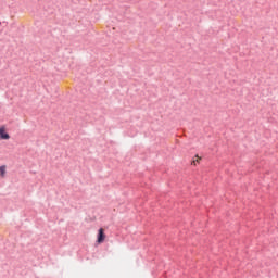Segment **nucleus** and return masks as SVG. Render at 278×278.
<instances>
[{
    "instance_id": "obj_3",
    "label": "nucleus",
    "mask_w": 278,
    "mask_h": 278,
    "mask_svg": "<svg viewBox=\"0 0 278 278\" xmlns=\"http://www.w3.org/2000/svg\"><path fill=\"white\" fill-rule=\"evenodd\" d=\"M7 168L5 165L0 166V177H5Z\"/></svg>"
},
{
    "instance_id": "obj_1",
    "label": "nucleus",
    "mask_w": 278,
    "mask_h": 278,
    "mask_svg": "<svg viewBox=\"0 0 278 278\" xmlns=\"http://www.w3.org/2000/svg\"><path fill=\"white\" fill-rule=\"evenodd\" d=\"M0 140H10V132H8L5 125L0 126Z\"/></svg>"
},
{
    "instance_id": "obj_4",
    "label": "nucleus",
    "mask_w": 278,
    "mask_h": 278,
    "mask_svg": "<svg viewBox=\"0 0 278 278\" xmlns=\"http://www.w3.org/2000/svg\"><path fill=\"white\" fill-rule=\"evenodd\" d=\"M199 162H201V157H199V155H195V160H193V161L191 162V164H192L193 166H197V164H199Z\"/></svg>"
},
{
    "instance_id": "obj_2",
    "label": "nucleus",
    "mask_w": 278,
    "mask_h": 278,
    "mask_svg": "<svg viewBox=\"0 0 278 278\" xmlns=\"http://www.w3.org/2000/svg\"><path fill=\"white\" fill-rule=\"evenodd\" d=\"M97 242H98V244H103V242H105V230L103 228H100L98 230Z\"/></svg>"
}]
</instances>
